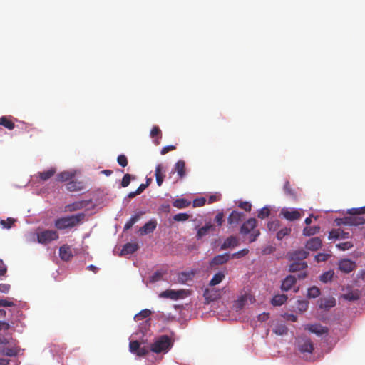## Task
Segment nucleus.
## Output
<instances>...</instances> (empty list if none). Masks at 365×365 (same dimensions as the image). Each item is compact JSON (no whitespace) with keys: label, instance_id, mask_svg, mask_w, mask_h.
I'll use <instances>...</instances> for the list:
<instances>
[{"label":"nucleus","instance_id":"nucleus-1","mask_svg":"<svg viewBox=\"0 0 365 365\" xmlns=\"http://www.w3.org/2000/svg\"><path fill=\"white\" fill-rule=\"evenodd\" d=\"M85 217V214L78 213L70 216L62 217L54 222L55 227L58 230L71 229L78 225Z\"/></svg>","mask_w":365,"mask_h":365},{"label":"nucleus","instance_id":"nucleus-2","mask_svg":"<svg viewBox=\"0 0 365 365\" xmlns=\"http://www.w3.org/2000/svg\"><path fill=\"white\" fill-rule=\"evenodd\" d=\"M173 344V341L168 336L162 335L151 344L150 350L157 354L167 353Z\"/></svg>","mask_w":365,"mask_h":365},{"label":"nucleus","instance_id":"nucleus-3","mask_svg":"<svg viewBox=\"0 0 365 365\" xmlns=\"http://www.w3.org/2000/svg\"><path fill=\"white\" fill-rule=\"evenodd\" d=\"M257 225V221L255 218H250L245 221L240 227V233L247 235L250 233L249 242H255L260 235L259 230H255Z\"/></svg>","mask_w":365,"mask_h":365},{"label":"nucleus","instance_id":"nucleus-4","mask_svg":"<svg viewBox=\"0 0 365 365\" xmlns=\"http://www.w3.org/2000/svg\"><path fill=\"white\" fill-rule=\"evenodd\" d=\"M58 237V233L56 230H44L37 233L38 242L43 245L56 240Z\"/></svg>","mask_w":365,"mask_h":365},{"label":"nucleus","instance_id":"nucleus-5","mask_svg":"<svg viewBox=\"0 0 365 365\" xmlns=\"http://www.w3.org/2000/svg\"><path fill=\"white\" fill-rule=\"evenodd\" d=\"M297 347L299 351L304 355L306 354H312L314 350L313 343L307 338L299 339L297 341Z\"/></svg>","mask_w":365,"mask_h":365},{"label":"nucleus","instance_id":"nucleus-6","mask_svg":"<svg viewBox=\"0 0 365 365\" xmlns=\"http://www.w3.org/2000/svg\"><path fill=\"white\" fill-rule=\"evenodd\" d=\"M130 351L137 354L139 356H144L149 352L148 348L145 346H140V344L138 341H132L129 344Z\"/></svg>","mask_w":365,"mask_h":365},{"label":"nucleus","instance_id":"nucleus-7","mask_svg":"<svg viewBox=\"0 0 365 365\" xmlns=\"http://www.w3.org/2000/svg\"><path fill=\"white\" fill-rule=\"evenodd\" d=\"M344 221L346 225L359 226L365 223V218L363 216H359L355 214L350 215L344 217Z\"/></svg>","mask_w":365,"mask_h":365},{"label":"nucleus","instance_id":"nucleus-8","mask_svg":"<svg viewBox=\"0 0 365 365\" xmlns=\"http://www.w3.org/2000/svg\"><path fill=\"white\" fill-rule=\"evenodd\" d=\"M356 267V263L350 259H344L339 262V269L344 273L351 272Z\"/></svg>","mask_w":365,"mask_h":365},{"label":"nucleus","instance_id":"nucleus-9","mask_svg":"<svg viewBox=\"0 0 365 365\" xmlns=\"http://www.w3.org/2000/svg\"><path fill=\"white\" fill-rule=\"evenodd\" d=\"M183 291L182 290H178L175 291L173 289H167L164 292H162L159 297L161 298H170L171 299H178L181 297H182Z\"/></svg>","mask_w":365,"mask_h":365},{"label":"nucleus","instance_id":"nucleus-10","mask_svg":"<svg viewBox=\"0 0 365 365\" xmlns=\"http://www.w3.org/2000/svg\"><path fill=\"white\" fill-rule=\"evenodd\" d=\"M306 329L309 330L312 333L317 334V336H322L324 334H327L329 331L327 327H323L318 324L307 325Z\"/></svg>","mask_w":365,"mask_h":365},{"label":"nucleus","instance_id":"nucleus-11","mask_svg":"<svg viewBox=\"0 0 365 365\" xmlns=\"http://www.w3.org/2000/svg\"><path fill=\"white\" fill-rule=\"evenodd\" d=\"M322 245V240L318 237H312L309 239L306 243V248L311 251H317L321 248Z\"/></svg>","mask_w":365,"mask_h":365},{"label":"nucleus","instance_id":"nucleus-12","mask_svg":"<svg viewBox=\"0 0 365 365\" xmlns=\"http://www.w3.org/2000/svg\"><path fill=\"white\" fill-rule=\"evenodd\" d=\"M156 226H157L156 220H151L140 228L139 232L141 235H145L152 233L156 228Z\"/></svg>","mask_w":365,"mask_h":365},{"label":"nucleus","instance_id":"nucleus-13","mask_svg":"<svg viewBox=\"0 0 365 365\" xmlns=\"http://www.w3.org/2000/svg\"><path fill=\"white\" fill-rule=\"evenodd\" d=\"M350 237L349 232H344L341 229H334L332 230L329 235V239L334 240H342L346 239Z\"/></svg>","mask_w":365,"mask_h":365},{"label":"nucleus","instance_id":"nucleus-14","mask_svg":"<svg viewBox=\"0 0 365 365\" xmlns=\"http://www.w3.org/2000/svg\"><path fill=\"white\" fill-rule=\"evenodd\" d=\"M59 256L63 261H68L73 257L72 250L68 245H62L59 249Z\"/></svg>","mask_w":365,"mask_h":365},{"label":"nucleus","instance_id":"nucleus-15","mask_svg":"<svg viewBox=\"0 0 365 365\" xmlns=\"http://www.w3.org/2000/svg\"><path fill=\"white\" fill-rule=\"evenodd\" d=\"M320 309H329L336 305V300L334 297L321 298L318 301Z\"/></svg>","mask_w":365,"mask_h":365},{"label":"nucleus","instance_id":"nucleus-16","mask_svg":"<svg viewBox=\"0 0 365 365\" xmlns=\"http://www.w3.org/2000/svg\"><path fill=\"white\" fill-rule=\"evenodd\" d=\"M230 259V255L228 253H225L222 255H217V256L214 257V258L210 262V266L213 267V266H216V265L224 264L227 262H228Z\"/></svg>","mask_w":365,"mask_h":365},{"label":"nucleus","instance_id":"nucleus-17","mask_svg":"<svg viewBox=\"0 0 365 365\" xmlns=\"http://www.w3.org/2000/svg\"><path fill=\"white\" fill-rule=\"evenodd\" d=\"M297 279L293 275H288L282 282L281 289L287 292L295 284Z\"/></svg>","mask_w":365,"mask_h":365},{"label":"nucleus","instance_id":"nucleus-18","mask_svg":"<svg viewBox=\"0 0 365 365\" xmlns=\"http://www.w3.org/2000/svg\"><path fill=\"white\" fill-rule=\"evenodd\" d=\"M243 217V213L234 210L227 217V222L231 226L237 225L242 221Z\"/></svg>","mask_w":365,"mask_h":365},{"label":"nucleus","instance_id":"nucleus-19","mask_svg":"<svg viewBox=\"0 0 365 365\" xmlns=\"http://www.w3.org/2000/svg\"><path fill=\"white\" fill-rule=\"evenodd\" d=\"M282 214L284 217L289 221H294L299 219L302 216L300 212L297 210H283Z\"/></svg>","mask_w":365,"mask_h":365},{"label":"nucleus","instance_id":"nucleus-20","mask_svg":"<svg viewBox=\"0 0 365 365\" xmlns=\"http://www.w3.org/2000/svg\"><path fill=\"white\" fill-rule=\"evenodd\" d=\"M215 230V225L211 223H207L198 230L196 237L198 240H200L204 236L208 235L210 232H214Z\"/></svg>","mask_w":365,"mask_h":365},{"label":"nucleus","instance_id":"nucleus-21","mask_svg":"<svg viewBox=\"0 0 365 365\" xmlns=\"http://www.w3.org/2000/svg\"><path fill=\"white\" fill-rule=\"evenodd\" d=\"M204 297L208 302H213L220 297V292L215 289H206L204 292Z\"/></svg>","mask_w":365,"mask_h":365},{"label":"nucleus","instance_id":"nucleus-22","mask_svg":"<svg viewBox=\"0 0 365 365\" xmlns=\"http://www.w3.org/2000/svg\"><path fill=\"white\" fill-rule=\"evenodd\" d=\"M155 176L156 178L158 185L161 186L165 177L164 174L163 166L162 164H158L156 165Z\"/></svg>","mask_w":365,"mask_h":365},{"label":"nucleus","instance_id":"nucleus-23","mask_svg":"<svg viewBox=\"0 0 365 365\" xmlns=\"http://www.w3.org/2000/svg\"><path fill=\"white\" fill-rule=\"evenodd\" d=\"M239 245V240L235 236H230L227 237L222 245H221L220 249L221 250H226L230 247H237Z\"/></svg>","mask_w":365,"mask_h":365},{"label":"nucleus","instance_id":"nucleus-24","mask_svg":"<svg viewBox=\"0 0 365 365\" xmlns=\"http://www.w3.org/2000/svg\"><path fill=\"white\" fill-rule=\"evenodd\" d=\"M309 253L304 250H299L290 253V259L292 261H301L306 259Z\"/></svg>","mask_w":365,"mask_h":365},{"label":"nucleus","instance_id":"nucleus-25","mask_svg":"<svg viewBox=\"0 0 365 365\" xmlns=\"http://www.w3.org/2000/svg\"><path fill=\"white\" fill-rule=\"evenodd\" d=\"M88 203V202L84 200L78 201L66 205V208L69 212H73L85 207Z\"/></svg>","mask_w":365,"mask_h":365},{"label":"nucleus","instance_id":"nucleus-26","mask_svg":"<svg viewBox=\"0 0 365 365\" xmlns=\"http://www.w3.org/2000/svg\"><path fill=\"white\" fill-rule=\"evenodd\" d=\"M138 249V245L136 242L134 243H126L121 250V255H125L128 254L134 253Z\"/></svg>","mask_w":365,"mask_h":365},{"label":"nucleus","instance_id":"nucleus-27","mask_svg":"<svg viewBox=\"0 0 365 365\" xmlns=\"http://www.w3.org/2000/svg\"><path fill=\"white\" fill-rule=\"evenodd\" d=\"M307 267V264L304 262L294 261L289 265V272H296L298 271L304 270Z\"/></svg>","mask_w":365,"mask_h":365},{"label":"nucleus","instance_id":"nucleus-28","mask_svg":"<svg viewBox=\"0 0 365 365\" xmlns=\"http://www.w3.org/2000/svg\"><path fill=\"white\" fill-rule=\"evenodd\" d=\"M175 170L177 172L180 178H183L185 176V163L182 160H178L175 165Z\"/></svg>","mask_w":365,"mask_h":365},{"label":"nucleus","instance_id":"nucleus-29","mask_svg":"<svg viewBox=\"0 0 365 365\" xmlns=\"http://www.w3.org/2000/svg\"><path fill=\"white\" fill-rule=\"evenodd\" d=\"M66 190L70 192L80 191L82 190L83 185L81 182L70 181L66 185Z\"/></svg>","mask_w":365,"mask_h":365},{"label":"nucleus","instance_id":"nucleus-30","mask_svg":"<svg viewBox=\"0 0 365 365\" xmlns=\"http://www.w3.org/2000/svg\"><path fill=\"white\" fill-rule=\"evenodd\" d=\"M248 296L247 294L242 295L237 300L234 302V307L235 310L237 312L241 310L247 303Z\"/></svg>","mask_w":365,"mask_h":365},{"label":"nucleus","instance_id":"nucleus-31","mask_svg":"<svg viewBox=\"0 0 365 365\" xmlns=\"http://www.w3.org/2000/svg\"><path fill=\"white\" fill-rule=\"evenodd\" d=\"M191 202L185 198H178L173 202V205L178 209H183L189 207Z\"/></svg>","mask_w":365,"mask_h":365},{"label":"nucleus","instance_id":"nucleus-32","mask_svg":"<svg viewBox=\"0 0 365 365\" xmlns=\"http://www.w3.org/2000/svg\"><path fill=\"white\" fill-rule=\"evenodd\" d=\"M287 299L286 294H277L272 298L271 303L274 306H281L287 302Z\"/></svg>","mask_w":365,"mask_h":365},{"label":"nucleus","instance_id":"nucleus-33","mask_svg":"<svg viewBox=\"0 0 365 365\" xmlns=\"http://www.w3.org/2000/svg\"><path fill=\"white\" fill-rule=\"evenodd\" d=\"M143 214L144 212H140L132 216L130 219L125 223L124 226V230H128L130 229L133 227V225L139 220V219Z\"/></svg>","mask_w":365,"mask_h":365},{"label":"nucleus","instance_id":"nucleus-34","mask_svg":"<svg viewBox=\"0 0 365 365\" xmlns=\"http://www.w3.org/2000/svg\"><path fill=\"white\" fill-rule=\"evenodd\" d=\"M0 125H2L10 130L15 128L14 123H13L7 116H2L0 118Z\"/></svg>","mask_w":365,"mask_h":365},{"label":"nucleus","instance_id":"nucleus-35","mask_svg":"<svg viewBox=\"0 0 365 365\" xmlns=\"http://www.w3.org/2000/svg\"><path fill=\"white\" fill-rule=\"evenodd\" d=\"M224 278H225L224 273L222 272H219L213 276L212 279L210 281L209 284L210 286H215V285L220 284L223 280Z\"/></svg>","mask_w":365,"mask_h":365},{"label":"nucleus","instance_id":"nucleus-36","mask_svg":"<svg viewBox=\"0 0 365 365\" xmlns=\"http://www.w3.org/2000/svg\"><path fill=\"white\" fill-rule=\"evenodd\" d=\"M320 230V227L319 226L314 227H305L303 229V235L304 236H312L315 234H317Z\"/></svg>","mask_w":365,"mask_h":365},{"label":"nucleus","instance_id":"nucleus-37","mask_svg":"<svg viewBox=\"0 0 365 365\" xmlns=\"http://www.w3.org/2000/svg\"><path fill=\"white\" fill-rule=\"evenodd\" d=\"M55 173L56 169L51 168L48 170L38 173V175L42 180L46 181L48 180L50 178H51L53 175H54Z\"/></svg>","mask_w":365,"mask_h":365},{"label":"nucleus","instance_id":"nucleus-38","mask_svg":"<svg viewBox=\"0 0 365 365\" xmlns=\"http://www.w3.org/2000/svg\"><path fill=\"white\" fill-rule=\"evenodd\" d=\"M73 174L69 171H63L57 175L56 180L60 182H64L71 180Z\"/></svg>","mask_w":365,"mask_h":365},{"label":"nucleus","instance_id":"nucleus-39","mask_svg":"<svg viewBox=\"0 0 365 365\" xmlns=\"http://www.w3.org/2000/svg\"><path fill=\"white\" fill-rule=\"evenodd\" d=\"M284 191L285 192V194L288 196H289L290 197L293 198V199H296L297 198V195H296V192L294 191V190H293L291 186H290V184H289V181H286L284 185Z\"/></svg>","mask_w":365,"mask_h":365},{"label":"nucleus","instance_id":"nucleus-40","mask_svg":"<svg viewBox=\"0 0 365 365\" xmlns=\"http://www.w3.org/2000/svg\"><path fill=\"white\" fill-rule=\"evenodd\" d=\"M292 229L290 227H283L277 233V238L282 240L284 237L290 235Z\"/></svg>","mask_w":365,"mask_h":365},{"label":"nucleus","instance_id":"nucleus-41","mask_svg":"<svg viewBox=\"0 0 365 365\" xmlns=\"http://www.w3.org/2000/svg\"><path fill=\"white\" fill-rule=\"evenodd\" d=\"M319 295L320 289L317 287L313 286L308 289L307 297L309 298H316Z\"/></svg>","mask_w":365,"mask_h":365},{"label":"nucleus","instance_id":"nucleus-42","mask_svg":"<svg viewBox=\"0 0 365 365\" xmlns=\"http://www.w3.org/2000/svg\"><path fill=\"white\" fill-rule=\"evenodd\" d=\"M150 314L151 311L145 309L140 311L138 314H135L134 318L136 321L142 320L143 319L148 317Z\"/></svg>","mask_w":365,"mask_h":365},{"label":"nucleus","instance_id":"nucleus-43","mask_svg":"<svg viewBox=\"0 0 365 365\" xmlns=\"http://www.w3.org/2000/svg\"><path fill=\"white\" fill-rule=\"evenodd\" d=\"M16 222V220L11 217H8L6 220H1L0 221L1 225L6 229H10L14 222Z\"/></svg>","mask_w":365,"mask_h":365},{"label":"nucleus","instance_id":"nucleus-44","mask_svg":"<svg viewBox=\"0 0 365 365\" xmlns=\"http://www.w3.org/2000/svg\"><path fill=\"white\" fill-rule=\"evenodd\" d=\"M358 292H350L343 295V298L348 301H356L359 299Z\"/></svg>","mask_w":365,"mask_h":365},{"label":"nucleus","instance_id":"nucleus-45","mask_svg":"<svg viewBox=\"0 0 365 365\" xmlns=\"http://www.w3.org/2000/svg\"><path fill=\"white\" fill-rule=\"evenodd\" d=\"M334 274L333 271L326 272L320 276V280L324 283L328 282L332 279Z\"/></svg>","mask_w":365,"mask_h":365},{"label":"nucleus","instance_id":"nucleus-46","mask_svg":"<svg viewBox=\"0 0 365 365\" xmlns=\"http://www.w3.org/2000/svg\"><path fill=\"white\" fill-rule=\"evenodd\" d=\"M336 247H338L339 250L345 251L348 250L353 247V243L350 241L338 243L336 245Z\"/></svg>","mask_w":365,"mask_h":365},{"label":"nucleus","instance_id":"nucleus-47","mask_svg":"<svg viewBox=\"0 0 365 365\" xmlns=\"http://www.w3.org/2000/svg\"><path fill=\"white\" fill-rule=\"evenodd\" d=\"M270 215V210L267 207H264L258 211L257 217L260 219H264Z\"/></svg>","mask_w":365,"mask_h":365},{"label":"nucleus","instance_id":"nucleus-48","mask_svg":"<svg viewBox=\"0 0 365 365\" xmlns=\"http://www.w3.org/2000/svg\"><path fill=\"white\" fill-rule=\"evenodd\" d=\"M287 328L285 325L284 324H279L277 325L275 329H274V332L277 334V335H284V334H286L287 333Z\"/></svg>","mask_w":365,"mask_h":365},{"label":"nucleus","instance_id":"nucleus-49","mask_svg":"<svg viewBox=\"0 0 365 365\" xmlns=\"http://www.w3.org/2000/svg\"><path fill=\"white\" fill-rule=\"evenodd\" d=\"M347 213L349 215L355 214L356 215L361 216V215L365 213V206L359 208L349 209L348 210Z\"/></svg>","mask_w":365,"mask_h":365},{"label":"nucleus","instance_id":"nucleus-50","mask_svg":"<svg viewBox=\"0 0 365 365\" xmlns=\"http://www.w3.org/2000/svg\"><path fill=\"white\" fill-rule=\"evenodd\" d=\"M190 218V215L187 213H178L173 216V220L176 222L186 221Z\"/></svg>","mask_w":365,"mask_h":365},{"label":"nucleus","instance_id":"nucleus-51","mask_svg":"<svg viewBox=\"0 0 365 365\" xmlns=\"http://www.w3.org/2000/svg\"><path fill=\"white\" fill-rule=\"evenodd\" d=\"M248 253H249V250L245 248V249H242L237 252L233 253L230 256V257L240 259V258H242V257L247 255Z\"/></svg>","mask_w":365,"mask_h":365},{"label":"nucleus","instance_id":"nucleus-52","mask_svg":"<svg viewBox=\"0 0 365 365\" xmlns=\"http://www.w3.org/2000/svg\"><path fill=\"white\" fill-rule=\"evenodd\" d=\"M280 227V222L279 220L270 221L267 224V228L270 231H276Z\"/></svg>","mask_w":365,"mask_h":365},{"label":"nucleus","instance_id":"nucleus-53","mask_svg":"<svg viewBox=\"0 0 365 365\" xmlns=\"http://www.w3.org/2000/svg\"><path fill=\"white\" fill-rule=\"evenodd\" d=\"M331 255L329 254L319 253L315 256V259L317 262L327 261Z\"/></svg>","mask_w":365,"mask_h":365},{"label":"nucleus","instance_id":"nucleus-54","mask_svg":"<svg viewBox=\"0 0 365 365\" xmlns=\"http://www.w3.org/2000/svg\"><path fill=\"white\" fill-rule=\"evenodd\" d=\"M2 354L9 356H14L17 354V351L14 348H4L2 350Z\"/></svg>","mask_w":365,"mask_h":365},{"label":"nucleus","instance_id":"nucleus-55","mask_svg":"<svg viewBox=\"0 0 365 365\" xmlns=\"http://www.w3.org/2000/svg\"><path fill=\"white\" fill-rule=\"evenodd\" d=\"M163 277V272L160 271L155 272L152 276L150 277V282H155L160 280Z\"/></svg>","mask_w":365,"mask_h":365},{"label":"nucleus","instance_id":"nucleus-56","mask_svg":"<svg viewBox=\"0 0 365 365\" xmlns=\"http://www.w3.org/2000/svg\"><path fill=\"white\" fill-rule=\"evenodd\" d=\"M117 162L120 166L123 168L128 165V159L125 155H118L117 158Z\"/></svg>","mask_w":365,"mask_h":365},{"label":"nucleus","instance_id":"nucleus-57","mask_svg":"<svg viewBox=\"0 0 365 365\" xmlns=\"http://www.w3.org/2000/svg\"><path fill=\"white\" fill-rule=\"evenodd\" d=\"M130 180H131V175H130L128 173L125 174L121 180V186L123 187H128L130 182Z\"/></svg>","mask_w":365,"mask_h":365},{"label":"nucleus","instance_id":"nucleus-58","mask_svg":"<svg viewBox=\"0 0 365 365\" xmlns=\"http://www.w3.org/2000/svg\"><path fill=\"white\" fill-rule=\"evenodd\" d=\"M206 199L205 197L197 198L193 200V207H202L205 205Z\"/></svg>","mask_w":365,"mask_h":365},{"label":"nucleus","instance_id":"nucleus-59","mask_svg":"<svg viewBox=\"0 0 365 365\" xmlns=\"http://www.w3.org/2000/svg\"><path fill=\"white\" fill-rule=\"evenodd\" d=\"M14 306H15V304L12 301L0 299V307H9Z\"/></svg>","mask_w":365,"mask_h":365},{"label":"nucleus","instance_id":"nucleus-60","mask_svg":"<svg viewBox=\"0 0 365 365\" xmlns=\"http://www.w3.org/2000/svg\"><path fill=\"white\" fill-rule=\"evenodd\" d=\"M239 207L241 208V209H243L245 210V211L247 212H249L251 210V208H252V205L248 202H241L240 204H239Z\"/></svg>","mask_w":365,"mask_h":365},{"label":"nucleus","instance_id":"nucleus-61","mask_svg":"<svg viewBox=\"0 0 365 365\" xmlns=\"http://www.w3.org/2000/svg\"><path fill=\"white\" fill-rule=\"evenodd\" d=\"M224 215L222 212H218L215 216V221L218 226H221L223 222Z\"/></svg>","mask_w":365,"mask_h":365},{"label":"nucleus","instance_id":"nucleus-62","mask_svg":"<svg viewBox=\"0 0 365 365\" xmlns=\"http://www.w3.org/2000/svg\"><path fill=\"white\" fill-rule=\"evenodd\" d=\"M176 149V147L175 145H168V146H165L162 148L161 151H160V154L161 155H165L166 153H168L169 151H172V150H174Z\"/></svg>","mask_w":365,"mask_h":365},{"label":"nucleus","instance_id":"nucleus-63","mask_svg":"<svg viewBox=\"0 0 365 365\" xmlns=\"http://www.w3.org/2000/svg\"><path fill=\"white\" fill-rule=\"evenodd\" d=\"M160 133H161L160 129L158 126H154V127L152 128L151 131H150V136H151L152 138H154V137H155V136H157V135H160Z\"/></svg>","mask_w":365,"mask_h":365},{"label":"nucleus","instance_id":"nucleus-64","mask_svg":"<svg viewBox=\"0 0 365 365\" xmlns=\"http://www.w3.org/2000/svg\"><path fill=\"white\" fill-rule=\"evenodd\" d=\"M10 289V285L6 284H0V292L8 293Z\"/></svg>","mask_w":365,"mask_h":365}]
</instances>
